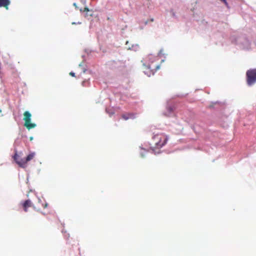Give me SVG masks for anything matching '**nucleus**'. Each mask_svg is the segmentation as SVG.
I'll use <instances>...</instances> for the list:
<instances>
[{
  "label": "nucleus",
  "mask_w": 256,
  "mask_h": 256,
  "mask_svg": "<svg viewBox=\"0 0 256 256\" xmlns=\"http://www.w3.org/2000/svg\"><path fill=\"white\" fill-rule=\"evenodd\" d=\"M122 116L124 120H128L129 118H133L134 115L132 114H122Z\"/></svg>",
  "instance_id": "nucleus-9"
},
{
  "label": "nucleus",
  "mask_w": 256,
  "mask_h": 256,
  "mask_svg": "<svg viewBox=\"0 0 256 256\" xmlns=\"http://www.w3.org/2000/svg\"><path fill=\"white\" fill-rule=\"evenodd\" d=\"M72 24H76V23L75 22H72Z\"/></svg>",
  "instance_id": "nucleus-16"
},
{
  "label": "nucleus",
  "mask_w": 256,
  "mask_h": 256,
  "mask_svg": "<svg viewBox=\"0 0 256 256\" xmlns=\"http://www.w3.org/2000/svg\"><path fill=\"white\" fill-rule=\"evenodd\" d=\"M150 62L148 64H144V72L146 74L150 76L154 75L158 70L160 68V65L158 64V58L150 56L149 58Z\"/></svg>",
  "instance_id": "nucleus-1"
},
{
  "label": "nucleus",
  "mask_w": 256,
  "mask_h": 256,
  "mask_svg": "<svg viewBox=\"0 0 256 256\" xmlns=\"http://www.w3.org/2000/svg\"><path fill=\"white\" fill-rule=\"evenodd\" d=\"M247 84L250 86L256 82V68L250 69L246 72Z\"/></svg>",
  "instance_id": "nucleus-4"
},
{
  "label": "nucleus",
  "mask_w": 256,
  "mask_h": 256,
  "mask_svg": "<svg viewBox=\"0 0 256 256\" xmlns=\"http://www.w3.org/2000/svg\"><path fill=\"white\" fill-rule=\"evenodd\" d=\"M89 10H88V8H87V7H86L84 8V12H88Z\"/></svg>",
  "instance_id": "nucleus-12"
},
{
  "label": "nucleus",
  "mask_w": 256,
  "mask_h": 256,
  "mask_svg": "<svg viewBox=\"0 0 256 256\" xmlns=\"http://www.w3.org/2000/svg\"><path fill=\"white\" fill-rule=\"evenodd\" d=\"M82 84L83 86H86L89 85V82L88 80H84Z\"/></svg>",
  "instance_id": "nucleus-10"
},
{
  "label": "nucleus",
  "mask_w": 256,
  "mask_h": 256,
  "mask_svg": "<svg viewBox=\"0 0 256 256\" xmlns=\"http://www.w3.org/2000/svg\"><path fill=\"white\" fill-rule=\"evenodd\" d=\"M10 4V0H0V7H4L6 10H8V7Z\"/></svg>",
  "instance_id": "nucleus-7"
},
{
  "label": "nucleus",
  "mask_w": 256,
  "mask_h": 256,
  "mask_svg": "<svg viewBox=\"0 0 256 256\" xmlns=\"http://www.w3.org/2000/svg\"><path fill=\"white\" fill-rule=\"evenodd\" d=\"M174 112V108L172 106H168L166 108V112L164 114L167 116H170Z\"/></svg>",
  "instance_id": "nucleus-8"
},
{
  "label": "nucleus",
  "mask_w": 256,
  "mask_h": 256,
  "mask_svg": "<svg viewBox=\"0 0 256 256\" xmlns=\"http://www.w3.org/2000/svg\"><path fill=\"white\" fill-rule=\"evenodd\" d=\"M31 114L28 112L26 111L24 113V126L28 130H30L34 128L36 126V124L31 122Z\"/></svg>",
  "instance_id": "nucleus-5"
},
{
  "label": "nucleus",
  "mask_w": 256,
  "mask_h": 256,
  "mask_svg": "<svg viewBox=\"0 0 256 256\" xmlns=\"http://www.w3.org/2000/svg\"><path fill=\"white\" fill-rule=\"evenodd\" d=\"M168 140V136L164 134H154L152 137V144L155 148H160L166 144Z\"/></svg>",
  "instance_id": "nucleus-2"
},
{
  "label": "nucleus",
  "mask_w": 256,
  "mask_h": 256,
  "mask_svg": "<svg viewBox=\"0 0 256 256\" xmlns=\"http://www.w3.org/2000/svg\"><path fill=\"white\" fill-rule=\"evenodd\" d=\"M78 24H81V22H78Z\"/></svg>",
  "instance_id": "nucleus-17"
},
{
  "label": "nucleus",
  "mask_w": 256,
  "mask_h": 256,
  "mask_svg": "<svg viewBox=\"0 0 256 256\" xmlns=\"http://www.w3.org/2000/svg\"><path fill=\"white\" fill-rule=\"evenodd\" d=\"M148 20L146 21V22H144V24H145L146 25V24H148Z\"/></svg>",
  "instance_id": "nucleus-14"
},
{
  "label": "nucleus",
  "mask_w": 256,
  "mask_h": 256,
  "mask_svg": "<svg viewBox=\"0 0 256 256\" xmlns=\"http://www.w3.org/2000/svg\"><path fill=\"white\" fill-rule=\"evenodd\" d=\"M150 22H153L154 21V19L153 18H150Z\"/></svg>",
  "instance_id": "nucleus-13"
},
{
  "label": "nucleus",
  "mask_w": 256,
  "mask_h": 256,
  "mask_svg": "<svg viewBox=\"0 0 256 256\" xmlns=\"http://www.w3.org/2000/svg\"><path fill=\"white\" fill-rule=\"evenodd\" d=\"M35 156L34 152L30 154L26 158V159L20 158L19 156L17 153H16L14 156V159L16 163L22 168H26V163L33 159Z\"/></svg>",
  "instance_id": "nucleus-3"
},
{
  "label": "nucleus",
  "mask_w": 256,
  "mask_h": 256,
  "mask_svg": "<svg viewBox=\"0 0 256 256\" xmlns=\"http://www.w3.org/2000/svg\"><path fill=\"white\" fill-rule=\"evenodd\" d=\"M70 74L72 76H75V74L73 72H70Z\"/></svg>",
  "instance_id": "nucleus-11"
},
{
  "label": "nucleus",
  "mask_w": 256,
  "mask_h": 256,
  "mask_svg": "<svg viewBox=\"0 0 256 256\" xmlns=\"http://www.w3.org/2000/svg\"><path fill=\"white\" fill-rule=\"evenodd\" d=\"M22 207L25 212H28V208L32 206V202L30 200H27L22 203Z\"/></svg>",
  "instance_id": "nucleus-6"
},
{
  "label": "nucleus",
  "mask_w": 256,
  "mask_h": 256,
  "mask_svg": "<svg viewBox=\"0 0 256 256\" xmlns=\"http://www.w3.org/2000/svg\"><path fill=\"white\" fill-rule=\"evenodd\" d=\"M46 206H47V204H45V206H44V208H46Z\"/></svg>",
  "instance_id": "nucleus-15"
}]
</instances>
